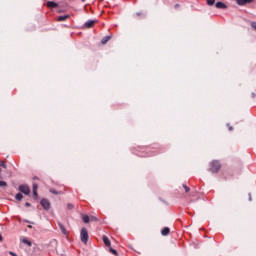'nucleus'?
<instances>
[{
  "label": "nucleus",
  "mask_w": 256,
  "mask_h": 256,
  "mask_svg": "<svg viewBox=\"0 0 256 256\" xmlns=\"http://www.w3.org/2000/svg\"><path fill=\"white\" fill-rule=\"evenodd\" d=\"M21 242L24 243V245H27L28 247H31L32 243L28 238H22Z\"/></svg>",
  "instance_id": "9d476101"
},
{
  "label": "nucleus",
  "mask_w": 256,
  "mask_h": 256,
  "mask_svg": "<svg viewBox=\"0 0 256 256\" xmlns=\"http://www.w3.org/2000/svg\"><path fill=\"white\" fill-rule=\"evenodd\" d=\"M184 189H185L186 193H189V191H190L189 187L184 185Z\"/></svg>",
  "instance_id": "5701e85b"
},
{
  "label": "nucleus",
  "mask_w": 256,
  "mask_h": 256,
  "mask_svg": "<svg viewBox=\"0 0 256 256\" xmlns=\"http://www.w3.org/2000/svg\"><path fill=\"white\" fill-rule=\"evenodd\" d=\"M80 239L82 243L87 245V241H89V232H87V228H82L80 232Z\"/></svg>",
  "instance_id": "f03ea898"
},
{
  "label": "nucleus",
  "mask_w": 256,
  "mask_h": 256,
  "mask_svg": "<svg viewBox=\"0 0 256 256\" xmlns=\"http://www.w3.org/2000/svg\"><path fill=\"white\" fill-rule=\"evenodd\" d=\"M41 206L43 209L49 210L51 208V203H49L47 199H42Z\"/></svg>",
  "instance_id": "20e7f679"
},
{
  "label": "nucleus",
  "mask_w": 256,
  "mask_h": 256,
  "mask_svg": "<svg viewBox=\"0 0 256 256\" xmlns=\"http://www.w3.org/2000/svg\"><path fill=\"white\" fill-rule=\"evenodd\" d=\"M33 196L35 197V199H37V197H39V195L37 194V190H33Z\"/></svg>",
  "instance_id": "6ab92c4d"
},
{
  "label": "nucleus",
  "mask_w": 256,
  "mask_h": 256,
  "mask_svg": "<svg viewBox=\"0 0 256 256\" xmlns=\"http://www.w3.org/2000/svg\"><path fill=\"white\" fill-rule=\"evenodd\" d=\"M216 8L217 9H227V5L223 2H217L216 3Z\"/></svg>",
  "instance_id": "423d86ee"
},
{
  "label": "nucleus",
  "mask_w": 256,
  "mask_h": 256,
  "mask_svg": "<svg viewBox=\"0 0 256 256\" xmlns=\"http://www.w3.org/2000/svg\"><path fill=\"white\" fill-rule=\"evenodd\" d=\"M59 228L63 235H69V232H67V229H65V226H63V224H59Z\"/></svg>",
  "instance_id": "1a4fd4ad"
},
{
  "label": "nucleus",
  "mask_w": 256,
  "mask_h": 256,
  "mask_svg": "<svg viewBox=\"0 0 256 256\" xmlns=\"http://www.w3.org/2000/svg\"><path fill=\"white\" fill-rule=\"evenodd\" d=\"M47 7H49L50 9H55V7H57V3L49 1L47 2Z\"/></svg>",
  "instance_id": "9b49d317"
},
{
  "label": "nucleus",
  "mask_w": 256,
  "mask_h": 256,
  "mask_svg": "<svg viewBox=\"0 0 256 256\" xmlns=\"http://www.w3.org/2000/svg\"><path fill=\"white\" fill-rule=\"evenodd\" d=\"M90 221H97V217H93V216H92V217L90 218Z\"/></svg>",
  "instance_id": "b1692460"
},
{
  "label": "nucleus",
  "mask_w": 256,
  "mask_h": 256,
  "mask_svg": "<svg viewBox=\"0 0 256 256\" xmlns=\"http://www.w3.org/2000/svg\"><path fill=\"white\" fill-rule=\"evenodd\" d=\"M0 241H3V236L0 234Z\"/></svg>",
  "instance_id": "c756f323"
},
{
  "label": "nucleus",
  "mask_w": 256,
  "mask_h": 256,
  "mask_svg": "<svg viewBox=\"0 0 256 256\" xmlns=\"http://www.w3.org/2000/svg\"><path fill=\"white\" fill-rule=\"evenodd\" d=\"M28 229H33V226H31V225H28Z\"/></svg>",
  "instance_id": "c85d7f7f"
},
{
  "label": "nucleus",
  "mask_w": 256,
  "mask_h": 256,
  "mask_svg": "<svg viewBox=\"0 0 256 256\" xmlns=\"http://www.w3.org/2000/svg\"><path fill=\"white\" fill-rule=\"evenodd\" d=\"M9 255L17 256V254H15V252H9Z\"/></svg>",
  "instance_id": "a878e982"
},
{
  "label": "nucleus",
  "mask_w": 256,
  "mask_h": 256,
  "mask_svg": "<svg viewBox=\"0 0 256 256\" xmlns=\"http://www.w3.org/2000/svg\"><path fill=\"white\" fill-rule=\"evenodd\" d=\"M238 5H247V3H253V0H237Z\"/></svg>",
  "instance_id": "6e6552de"
},
{
  "label": "nucleus",
  "mask_w": 256,
  "mask_h": 256,
  "mask_svg": "<svg viewBox=\"0 0 256 256\" xmlns=\"http://www.w3.org/2000/svg\"><path fill=\"white\" fill-rule=\"evenodd\" d=\"M102 241L106 247H111V241H109V238L106 235L102 236Z\"/></svg>",
  "instance_id": "39448f33"
},
{
  "label": "nucleus",
  "mask_w": 256,
  "mask_h": 256,
  "mask_svg": "<svg viewBox=\"0 0 256 256\" xmlns=\"http://www.w3.org/2000/svg\"><path fill=\"white\" fill-rule=\"evenodd\" d=\"M15 199H16L17 201H21V199H23V194L17 193L16 196H15Z\"/></svg>",
  "instance_id": "dca6fc26"
},
{
  "label": "nucleus",
  "mask_w": 256,
  "mask_h": 256,
  "mask_svg": "<svg viewBox=\"0 0 256 256\" xmlns=\"http://www.w3.org/2000/svg\"><path fill=\"white\" fill-rule=\"evenodd\" d=\"M68 209H73V205L72 204H68Z\"/></svg>",
  "instance_id": "bb28decb"
},
{
  "label": "nucleus",
  "mask_w": 256,
  "mask_h": 256,
  "mask_svg": "<svg viewBox=\"0 0 256 256\" xmlns=\"http://www.w3.org/2000/svg\"><path fill=\"white\" fill-rule=\"evenodd\" d=\"M19 191L20 193H24V195H29V193H31V189L25 184L19 186Z\"/></svg>",
  "instance_id": "7ed1b4c3"
},
{
  "label": "nucleus",
  "mask_w": 256,
  "mask_h": 256,
  "mask_svg": "<svg viewBox=\"0 0 256 256\" xmlns=\"http://www.w3.org/2000/svg\"><path fill=\"white\" fill-rule=\"evenodd\" d=\"M66 19H69V15L59 16L57 21H66Z\"/></svg>",
  "instance_id": "ddd939ff"
},
{
  "label": "nucleus",
  "mask_w": 256,
  "mask_h": 256,
  "mask_svg": "<svg viewBox=\"0 0 256 256\" xmlns=\"http://www.w3.org/2000/svg\"><path fill=\"white\" fill-rule=\"evenodd\" d=\"M161 233L163 236H167V235H169L170 230H169V228L166 227V228L162 229Z\"/></svg>",
  "instance_id": "f8f14e48"
},
{
  "label": "nucleus",
  "mask_w": 256,
  "mask_h": 256,
  "mask_svg": "<svg viewBox=\"0 0 256 256\" xmlns=\"http://www.w3.org/2000/svg\"><path fill=\"white\" fill-rule=\"evenodd\" d=\"M249 199H250V201H251V196H250V198H249Z\"/></svg>",
  "instance_id": "7c9ffc66"
},
{
  "label": "nucleus",
  "mask_w": 256,
  "mask_h": 256,
  "mask_svg": "<svg viewBox=\"0 0 256 256\" xmlns=\"http://www.w3.org/2000/svg\"><path fill=\"white\" fill-rule=\"evenodd\" d=\"M25 205H26V207H31V203H29V202H26Z\"/></svg>",
  "instance_id": "393cba45"
},
{
  "label": "nucleus",
  "mask_w": 256,
  "mask_h": 256,
  "mask_svg": "<svg viewBox=\"0 0 256 256\" xmlns=\"http://www.w3.org/2000/svg\"><path fill=\"white\" fill-rule=\"evenodd\" d=\"M111 253H113V255H117V250L110 248Z\"/></svg>",
  "instance_id": "412c9836"
},
{
  "label": "nucleus",
  "mask_w": 256,
  "mask_h": 256,
  "mask_svg": "<svg viewBox=\"0 0 256 256\" xmlns=\"http://www.w3.org/2000/svg\"><path fill=\"white\" fill-rule=\"evenodd\" d=\"M83 2H85V0H82Z\"/></svg>",
  "instance_id": "2f4dec72"
},
{
  "label": "nucleus",
  "mask_w": 256,
  "mask_h": 256,
  "mask_svg": "<svg viewBox=\"0 0 256 256\" xmlns=\"http://www.w3.org/2000/svg\"><path fill=\"white\" fill-rule=\"evenodd\" d=\"M51 193H54V195H57V192H56V191L51 190Z\"/></svg>",
  "instance_id": "cd10ccee"
},
{
  "label": "nucleus",
  "mask_w": 256,
  "mask_h": 256,
  "mask_svg": "<svg viewBox=\"0 0 256 256\" xmlns=\"http://www.w3.org/2000/svg\"><path fill=\"white\" fill-rule=\"evenodd\" d=\"M39 189V186L37 184H33V191H37Z\"/></svg>",
  "instance_id": "aec40b11"
},
{
  "label": "nucleus",
  "mask_w": 256,
  "mask_h": 256,
  "mask_svg": "<svg viewBox=\"0 0 256 256\" xmlns=\"http://www.w3.org/2000/svg\"><path fill=\"white\" fill-rule=\"evenodd\" d=\"M208 5H215V0H207Z\"/></svg>",
  "instance_id": "a211bd4d"
},
{
  "label": "nucleus",
  "mask_w": 256,
  "mask_h": 256,
  "mask_svg": "<svg viewBox=\"0 0 256 256\" xmlns=\"http://www.w3.org/2000/svg\"><path fill=\"white\" fill-rule=\"evenodd\" d=\"M251 27L256 30V22H251Z\"/></svg>",
  "instance_id": "4be33fe9"
},
{
  "label": "nucleus",
  "mask_w": 256,
  "mask_h": 256,
  "mask_svg": "<svg viewBox=\"0 0 256 256\" xmlns=\"http://www.w3.org/2000/svg\"><path fill=\"white\" fill-rule=\"evenodd\" d=\"M93 25H95V20H89L85 23V27H87V29H91Z\"/></svg>",
  "instance_id": "0eeeda50"
},
{
  "label": "nucleus",
  "mask_w": 256,
  "mask_h": 256,
  "mask_svg": "<svg viewBox=\"0 0 256 256\" xmlns=\"http://www.w3.org/2000/svg\"><path fill=\"white\" fill-rule=\"evenodd\" d=\"M82 221H84L85 223H89V221H91V219L89 218L88 215H83L82 216Z\"/></svg>",
  "instance_id": "2eb2a0df"
},
{
  "label": "nucleus",
  "mask_w": 256,
  "mask_h": 256,
  "mask_svg": "<svg viewBox=\"0 0 256 256\" xmlns=\"http://www.w3.org/2000/svg\"><path fill=\"white\" fill-rule=\"evenodd\" d=\"M219 169H221V163H219V161L214 160L210 163L209 171H211V173H218Z\"/></svg>",
  "instance_id": "f257e3e1"
},
{
  "label": "nucleus",
  "mask_w": 256,
  "mask_h": 256,
  "mask_svg": "<svg viewBox=\"0 0 256 256\" xmlns=\"http://www.w3.org/2000/svg\"><path fill=\"white\" fill-rule=\"evenodd\" d=\"M109 39H111V36H105V37L101 40L102 45H105V44L109 41Z\"/></svg>",
  "instance_id": "4468645a"
},
{
  "label": "nucleus",
  "mask_w": 256,
  "mask_h": 256,
  "mask_svg": "<svg viewBox=\"0 0 256 256\" xmlns=\"http://www.w3.org/2000/svg\"><path fill=\"white\" fill-rule=\"evenodd\" d=\"M0 167L7 169V164H5V162H3V161H0Z\"/></svg>",
  "instance_id": "f3484780"
}]
</instances>
